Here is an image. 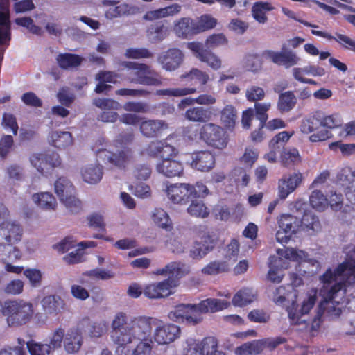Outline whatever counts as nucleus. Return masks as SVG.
Instances as JSON below:
<instances>
[{
	"label": "nucleus",
	"instance_id": "nucleus-42",
	"mask_svg": "<svg viewBox=\"0 0 355 355\" xmlns=\"http://www.w3.org/2000/svg\"><path fill=\"white\" fill-rule=\"evenodd\" d=\"M273 9L274 7L268 2H257L252 8V16L259 23L265 24L268 19L266 13Z\"/></svg>",
	"mask_w": 355,
	"mask_h": 355
},
{
	"label": "nucleus",
	"instance_id": "nucleus-55",
	"mask_svg": "<svg viewBox=\"0 0 355 355\" xmlns=\"http://www.w3.org/2000/svg\"><path fill=\"white\" fill-rule=\"evenodd\" d=\"M41 23L44 26L45 30L49 34L55 36L62 35L63 31L62 26L53 17L44 16Z\"/></svg>",
	"mask_w": 355,
	"mask_h": 355
},
{
	"label": "nucleus",
	"instance_id": "nucleus-2",
	"mask_svg": "<svg viewBox=\"0 0 355 355\" xmlns=\"http://www.w3.org/2000/svg\"><path fill=\"white\" fill-rule=\"evenodd\" d=\"M313 233L320 230L318 219L309 214H305L302 220L291 214H282L278 218V230L276 232V240L280 243H287L292 236L296 234L301 225Z\"/></svg>",
	"mask_w": 355,
	"mask_h": 355
},
{
	"label": "nucleus",
	"instance_id": "nucleus-44",
	"mask_svg": "<svg viewBox=\"0 0 355 355\" xmlns=\"http://www.w3.org/2000/svg\"><path fill=\"white\" fill-rule=\"evenodd\" d=\"M217 19L211 15L205 14L194 22L196 33L214 28L217 25Z\"/></svg>",
	"mask_w": 355,
	"mask_h": 355
},
{
	"label": "nucleus",
	"instance_id": "nucleus-12",
	"mask_svg": "<svg viewBox=\"0 0 355 355\" xmlns=\"http://www.w3.org/2000/svg\"><path fill=\"white\" fill-rule=\"evenodd\" d=\"M155 322L150 327V338L157 345H167L178 339L181 334L180 327L174 324H164L156 318H150Z\"/></svg>",
	"mask_w": 355,
	"mask_h": 355
},
{
	"label": "nucleus",
	"instance_id": "nucleus-36",
	"mask_svg": "<svg viewBox=\"0 0 355 355\" xmlns=\"http://www.w3.org/2000/svg\"><path fill=\"white\" fill-rule=\"evenodd\" d=\"M201 311L203 313H214L227 309L230 302L221 299L208 298L200 302Z\"/></svg>",
	"mask_w": 355,
	"mask_h": 355
},
{
	"label": "nucleus",
	"instance_id": "nucleus-41",
	"mask_svg": "<svg viewBox=\"0 0 355 355\" xmlns=\"http://www.w3.org/2000/svg\"><path fill=\"white\" fill-rule=\"evenodd\" d=\"M96 79L98 81V83L95 88V92L100 94L107 91L110 88L107 83H116L117 76L110 71H104L98 73Z\"/></svg>",
	"mask_w": 355,
	"mask_h": 355
},
{
	"label": "nucleus",
	"instance_id": "nucleus-14",
	"mask_svg": "<svg viewBox=\"0 0 355 355\" xmlns=\"http://www.w3.org/2000/svg\"><path fill=\"white\" fill-rule=\"evenodd\" d=\"M176 279L168 278L159 282H153L144 287V295L149 299H161L173 294L178 287Z\"/></svg>",
	"mask_w": 355,
	"mask_h": 355
},
{
	"label": "nucleus",
	"instance_id": "nucleus-53",
	"mask_svg": "<svg viewBox=\"0 0 355 355\" xmlns=\"http://www.w3.org/2000/svg\"><path fill=\"white\" fill-rule=\"evenodd\" d=\"M86 220L89 227L105 231V217L102 212H93L87 216Z\"/></svg>",
	"mask_w": 355,
	"mask_h": 355
},
{
	"label": "nucleus",
	"instance_id": "nucleus-29",
	"mask_svg": "<svg viewBox=\"0 0 355 355\" xmlns=\"http://www.w3.org/2000/svg\"><path fill=\"white\" fill-rule=\"evenodd\" d=\"M156 169L159 173L168 178L180 176L183 172L181 162L173 159H164L157 163Z\"/></svg>",
	"mask_w": 355,
	"mask_h": 355
},
{
	"label": "nucleus",
	"instance_id": "nucleus-34",
	"mask_svg": "<svg viewBox=\"0 0 355 355\" xmlns=\"http://www.w3.org/2000/svg\"><path fill=\"white\" fill-rule=\"evenodd\" d=\"M151 219L157 227L170 231L173 228L172 220L168 214L162 208H155L151 212Z\"/></svg>",
	"mask_w": 355,
	"mask_h": 355
},
{
	"label": "nucleus",
	"instance_id": "nucleus-6",
	"mask_svg": "<svg viewBox=\"0 0 355 355\" xmlns=\"http://www.w3.org/2000/svg\"><path fill=\"white\" fill-rule=\"evenodd\" d=\"M304 41V39L295 37L288 40L282 45L280 51L271 50L265 51L263 53V57L271 60L273 63L283 66L286 69L291 68L298 64L301 60L300 57L294 51L288 49L287 46L293 49L297 48Z\"/></svg>",
	"mask_w": 355,
	"mask_h": 355
},
{
	"label": "nucleus",
	"instance_id": "nucleus-9",
	"mask_svg": "<svg viewBox=\"0 0 355 355\" xmlns=\"http://www.w3.org/2000/svg\"><path fill=\"white\" fill-rule=\"evenodd\" d=\"M54 192L60 202L71 212H78L81 208V202L76 197V188L66 178H58L53 184Z\"/></svg>",
	"mask_w": 355,
	"mask_h": 355
},
{
	"label": "nucleus",
	"instance_id": "nucleus-5",
	"mask_svg": "<svg viewBox=\"0 0 355 355\" xmlns=\"http://www.w3.org/2000/svg\"><path fill=\"white\" fill-rule=\"evenodd\" d=\"M3 314L10 327H17L28 323L34 315L31 302L23 300H10L4 302Z\"/></svg>",
	"mask_w": 355,
	"mask_h": 355
},
{
	"label": "nucleus",
	"instance_id": "nucleus-26",
	"mask_svg": "<svg viewBox=\"0 0 355 355\" xmlns=\"http://www.w3.org/2000/svg\"><path fill=\"white\" fill-rule=\"evenodd\" d=\"M189 272V268L187 265L182 262H171L164 268L157 270L154 273L164 276H168V278L174 279L178 281L184 277Z\"/></svg>",
	"mask_w": 355,
	"mask_h": 355
},
{
	"label": "nucleus",
	"instance_id": "nucleus-31",
	"mask_svg": "<svg viewBox=\"0 0 355 355\" xmlns=\"http://www.w3.org/2000/svg\"><path fill=\"white\" fill-rule=\"evenodd\" d=\"M33 202L44 210H55L58 202L54 196L47 191L35 193L32 196Z\"/></svg>",
	"mask_w": 355,
	"mask_h": 355
},
{
	"label": "nucleus",
	"instance_id": "nucleus-11",
	"mask_svg": "<svg viewBox=\"0 0 355 355\" xmlns=\"http://www.w3.org/2000/svg\"><path fill=\"white\" fill-rule=\"evenodd\" d=\"M322 116V111H315L305 118H304L300 125V130L302 133L309 135V140L311 142L324 141L329 139L331 136V132L325 129L320 128V118Z\"/></svg>",
	"mask_w": 355,
	"mask_h": 355
},
{
	"label": "nucleus",
	"instance_id": "nucleus-63",
	"mask_svg": "<svg viewBox=\"0 0 355 355\" xmlns=\"http://www.w3.org/2000/svg\"><path fill=\"white\" fill-rule=\"evenodd\" d=\"M2 127L6 130L16 135L18 131V125L16 117L10 113H4L2 116Z\"/></svg>",
	"mask_w": 355,
	"mask_h": 355
},
{
	"label": "nucleus",
	"instance_id": "nucleus-52",
	"mask_svg": "<svg viewBox=\"0 0 355 355\" xmlns=\"http://www.w3.org/2000/svg\"><path fill=\"white\" fill-rule=\"evenodd\" d=\"M272 104L270 102L256 103L254 104V111L256 113L257 119L260 121V127L263 128L268 119L267 112L270 109Z\"/></svg>",
	"mask_w": 355,
	"mask_h": 355
},
{
	"label": "nucleus",
	"instance_id": "nucleus-33",
	"mask_svg": "<svg viewBox=\"0 0 355 355\" xmlns=\"http://www.w3.org/2000/svg\"><path fill=\"white\" fill-rule=\"evenodd\" d=\"M42 305L44 311L49 315H57L64 308L63 300L54 295L44 297L42 300Z\"/></svg>",
	"mask_w": 355,
	"mask_h": 355
},
{
	"label": "nucleus",
	"instance_id": "nucleus-1",
	"mask_svg": "<svg viewBox=\"0 0 355 355\" xmlns=\"http://www.w3.org/2000/svg\"><path fill=\"white\" fill-rule=\"evenodd\" d=\"M154 322L150 317L129 320L127 313H116L110 323V338L116 346L115 355H151L150 327Z\"/></svg>",
	"mask_w": 355,
	"mask_h": 355
},
{
	"label": "nucleus",
	"instance_id": "nucleus-61",
	"mask_svg": "<svg viewBox=\"0 0 355 355\" xmlns=\"http://www.w3.org/2000/svg\"><path fill=\"white\" fill-rule=\"evenodd\" d=\"M66 333L64 329L57 328L49 336V344H48L53 351L61 347L62 341L65 337Z\"/></svg>",
	"mask_w": 355,
	"mask_h": 355
},
{
	"label": "nucleus",
	"instance_id": "nucleus-54",
	"mask_svg": "<svg viewBox=\"0 0 355 355\" xmlns=\"http://www.w3.org/2000/svg\"><path fill=\"white\" fill-rule=\"evenodd\" d=\"M230 264L227 261H212L202 269L205 275H216L228 270Z\"/></svg>",
	"mask_w": 355,
	"mask_h": 355
},
{
	"label": "nucleus",
	"instance_id": "nucleus-49",
	"mask_svg": "<svg viewBox=\"0 0 355 355\" xmlns=\"http://www.w3.org/2000/svg\"><path fill=\"white\" fill-rule=\"evenodd\" d=\"M168 35V30L163 24L153 25L147 31V36L153 42H160Z\"/></svg>",
	"mask_w": 355,
	"mask_h": 355
},
{
	"label": "nucleus",
	"instance_id": "nucleus-7",
	"mask_svg": "<svg viewBox=\"0 0 355 355\" xmlns=\"http://www.w3.org/2000/svg\"><path fill=\"white\" fill-rule=\"evenodd\" d=\"M94 150L98 159L119 167L125 166L132 157V151L119 141L105 148L96 146Z\"/></svg>",
	"mask_w": 355,
	"mask_h": 355
},
{
	"label": "nucleus",
	"instance_id": "nucleus-24",
	"mask_svg": "<svg viewBox=\"0 0 355 355\" xmlns=\"http://www.w3.org/2000/svg\"><path fill=\"white\" fill-rule=\"evenodd\" d=\"M22 227L14 221H6L0 224V236L8 244H16L21 240Z\"/></svg>",
	"mask_w": 355,
	"mask_h": 355
},
{
	"label": "nucleus",
	"instance_id": "nucleus-28",
	"mask_svg": "<svg viewBox=\"0 0 355 355\" xmlns=\"http://www.w3.org/2000/svg\"><path fill=\"white\" fill-rule=\"evenodd\" d=\"M47 141L51 146L59 149H64L71 146L73 142L71 132L60 130L49 132Z\"/></svg>",
	"mask_w": 355,
	"mask_h": 355
},
{
	"label": "nucleus",
	"instance_id": "nucleus-13",
	"mask_svg": "<svg viewBox=\"0 0 355 355\" xmlns=\"http://www.w3.org/2000/svg\"><path fill=\"white\" fill-rule=\"evenodd\" d=\"M200 136L208 145L218 149L225 148L227 144L223 128L213 123L202 125L200 130Z\"/></svg>",
	"mask_w": 355,
	"mask_h": 355
},
{
	"label": "nucleus",
	"instance_id": "nucleus-51",
	"mask_svg": "<svg viewBox=\"0 0 355 355\" xmlns=\"http://www.w3.org/2000/svg\"><path fill=\"white\" fill-rule=\"evenodd\" d=\"M31 165L39 173L43 174L47 170V155L43 153H33L29 157Z\"/></svg>",
	"mask_w": 355,
	"mask_h": 355
},
{
	"label": "nucleus",
	"instance_id": "nucleus-3",
	"mask_svg": "<svg viewBox=\"0 0 355 355\" xmlns=\"http://www.w3.org/2000/svg\"><path fill=\"white\" fill-rule=\"evenodd\" d=\"M278 257L271 256L269 261V270L267 275L268 280L273 283H279L284 277L282 270L288 268V261L301 264L306 262L308 254L306 252L293 248L278 249Z\"/></svg>",
	"mask_w": 355,
	"mask_h": 355
},
{
	"label": "nucleus",
	"instance_id": "nucleus-8",
	"mask_svg": "<svg viewBox=\"0 0 355 355\" xmlns=\"http://www.w3.org/2000/svg\"><path fill=\"white\" fill-rule=\"evenodd\" d=\"M121 66L131 70L128 73V79L132 83L152 86H160L162 84L161 76L146 64L123 62Z\"/></svg>",
	"mask_w": 355,
	"mask_h": 355
},
{
	"label": "nucleus",
	"instance_id": "nucleus-35",
	"mask_svg": "<svg viewBox=\"0 0 355 355\" xmlns=\"http://www.w3.org/2000/svg\"><path fill=\"white\" fill-rule=\"evenodd\" d=\"M214 248L213 241L205 238L201 241H196L190 250V256L195 259H201Z\"/></svg>",
	"mask_w": 355,
	"mask_h": 355
},
{
	"label": "nucleus",
	"instance_id": "nucleus-59",
	"mask_svg": "<svg viewBox=\"0 0 355 355\" xmlns=\"http://www.w3.org/2000/svg\"><path fill=\"white\" fill-rule=\"evenodd\" d=\"M27 347L31 355H49L53 352L48 344L34 341L28 342Z\"/></svg>",
	"mask_w": 355,
	"mask_h": 355
},
{
	"label": "nucleus",
	"instance_id": "nucleus-46",
	"mask_svg": "<svg viewBox=\"0 0 355 355\" xmlns=\"http://www.w3.org/2000/svg\"><path fill=\"white\" fill-rule=\"evenodd\" d=\"M320 119V127L322 128L334 129L339 127L343 123V119L340 114L334 112L331 114H325L322 112Z\"/></svg>",
	"mask_w": 355,
	"mask_h": 355
},
{
	"label": "nucleus",
	"instance_id": "nucleus-15",
	"mask_svg": "<svg viewBox=\"0 0 355 355\" xmlns=\"http://www.w3.org/2000/svg\"><path fill=\"white\" fill-rule=\"evenodd\" d=\"M195 58L201 62L205 63L211 69L217 71L221 69L223 62L221 58L215 53L204 49L202 43L191 42L187 44Z\"/></svg>",
	"mask_w": 355,
	"mask_h": 355
},
{
	"label": "nucleus",
	"instance_id": "nucleus-18",
	"mask_svg": "<svg viewBox=\"0 0 355 355\" xmlns=\"http://www.w3.org/2000/svg\"><path fill=\"white\" fill-rule=\"evenodd\" d=\"M302 180L303 175L300 172L284 175L278 181V197L281 200H285L300 186Z\"/></svg>",
	"mask_w": 355,
	"mask_h": 355
},
{
	"label": "nucleus",
	"instance_id": "nucleus-48",
	"mask_svg": "<svg viewBox=\"0 0 355 355\" xmlns=\"http://www.w3.org/2000/svg\"><path fill=\"white\" fill-rule=\"evenodd\" d=\"M187 78L189 81L200 85H205L209 80V74L196 68L192 69L188 73L180 76V79Z\"/></svg>",
	"mask_w": 355,
	"mask_h": 355
},
{
	"label": "nucleus",
	"instance_id": "nucleus-64",
	"mask_svg": "<svg viewBox=\"0 0 355 355\" xmlns=\"http://www.w3.org/2000/svg\"><path fill=\"white\" fill-rule=\"evenodd\" d=\"M227 44V39L223 33L211 35L205 40V44L209 49H216Z\"/></svg>",
	"mask_w": 355,
	"mask_h": 355
},
{
	"label": "nucleus",
	"instance_id": "nucleus-40",
	"mask_svg": "<svg viewBox=\"0 0 355 355\" xmlns=\"http://www.w3.org/2000/svg\"><path fill=\"white\" fill-rule=\"evenodd\" d=\"M296 103L297 98L293 92L291 91L285 92L279 96L277 109L282 113L288 112L294 108Z\"/></svg>",
	"mask_w": 355,
	"mask_h": 355
},
{
	"label": "nucleus",
	"instance_id": "nucleus-37",
	"mask_svg": "<svg viewBox=\"0 0 355 355\" xmlns=\"http://www.w3.org/2000/svg\"><path fill=\"white\" fill-rule=\"evenodd\" d=\"M167 128V124L162 121L148 120L140 125L141 133L146 137H153Z\"/></svg>",
	"mask_w": 355,
	"mask_h": 355
},
{
	"label": "nucleus",
	"instance_id": "nucleus-20",
	"mask_svg": "<svg viewBox=\"0 0 355 355\" xmlns=\"http://www.w3.org/2000/svg\"><path fill=\"white\" fill-rule=\"evenodd\" d=\"M94 105L102 110L98 115L99 121L105 123H114L118 119V114L114 110H118L120 105L118 102L108 98H96L93 101Z\"/></svg>",
	"mask_w": 355,
	"mask_h": 355
},
{
	"label": "nucleus",
	"instance_id": "nucleus-25",
	"mask_svg": "<svg viewBox=\"0 0 355 355\" xmlns=\"http://www.w3.org/2000/svg\"><path fill=\"white\" fill-rule=\"evenodd\" d=\"M83 343L82 331L74 327L69 329L64 339V349L67 354H74L78 353Z\"/></svg>",
	"mask_w": 355,
	"mask_h": 355
},
{
	"label": "nucleus",
	"instance_id": "nucleus-16",
	"mask_svg": "<svg viewBox=\"0 0 355 355\" xmlns=\"http://www.w3.org/2000/svg\"><path fill=\"white\" fill-rule=\"evenodd\" d=\"M217 347V340L214 337H207L201 340L190 338L186 340L183 355H209Z\"/></svg>",
	"mask_w": 355,
	"mask_h": 355
},
{
	"label": "nucleus",
	"instance_id": "nucleus-21",
	"mask_svg": "<svg viewBox=\"0 0 355 355\" xmlns=\"http://www.w3.org/2000/svg\"><path fill=\"white\" fill-rule=\"evenodd\" d=\"M184 58V55L181 50L173 48L162 53L158 58V62L164 70L173 71L179 68Z\"/></svg>",
	"mask_w": 355,
	"mask_h": 355
},
{
	"label": "nucleus",
	"instance_id": "nucleus-4",
	"mask_svg": "<svg viewBox=\"0 0 355 355\" xmlns=\"http://www.w3.org/2000/svg\"><path fill=\"white\" fill-rule=\"evenodd\" d=\"M164 191L172 202L180 205H186L191 199L205 198L209 194L207 186L200 182L171 184L166 186Z\"/></svg>",
	"mask_w": 355,
	"mask_h": 355
},
{
	"label": "nucleus",
	"instance_id": "nucleus-45",
	"mask_svg": "<svg viewBox=\"0 0 355 355\" xmlns=\"http://www.w3.org/2000/svg\"><path fill=\"white\" fill-rule=\"evenodd\" d=\"M309 202L314 209L319 211L325 210L329 206L328 199L319 190L312 191L309 196Z\"/></svg>",
	"mask_w": 355,
	"mask_h": 355
},
{
	"label": "nucleus",
	"instance_id": "nucleus-22",
	"mask_svg": "<svg viewBox=\"0 0 355 355\" xmlns=\"http://www.w3.org/2000/svg\"><path fill=\"white\" fill-rule=\"evenodd\" d=\"M102 6L105 12V16L107 19H114L125 15L133 14L137 8L128 3L118 4V2L113 0H103Z\"/></svg>",
	"mask_w": 355,
	"mask_h": 355
},
{
	"label": "nucleus",
	"instance_id": "nucleus-50",
	"mask_svg": "<svg viewBox=\"0 0 355 355\" xmlns=\"http://www.w3.org/2000/svg\"><path fill=\"white\" fill-rule=\"evenodd\" d=\"M82 60L83 59L80 56L71 53L60 54L57 58L58 64L64 69L77 67Z\"/></svg>",
	"mask_w": 355,
	"mask_h": 355
},
{
	"label": "nucleus",
	"instance_id": "nucleus-39",
	"mask_svg": "<svg viewBox=\"0 0 355 355\" xmlns=\"http://www.w3.org/2000/svg\"><path fill=\"white\" fill-rule=\"evenodd\" d=\"M220 119L225 128H233L237 119V110L235 107L232 105H226L220 111Z\"/></svg>",
	"mask_w": 355,
	"mask_h": 355
},
{
	"label": "nucleus",
	"instance_id": "nucleus-57",
	"mask_svg": "<svg viewBox=\"0 0 355 355\" xmlns=\"http://www.w3.org/2000/svg\"><path fill=\"white\" fill-rule=\"evenodd\" d=\"M244 67L250 71L257 72L259 71L262 66L261 58L255 54H249L244 57L243 60Z\"/></svg>",
	"mask_w": 355,
	"mask_h": 355
},
{
	"label": "nucleus",
	"instance_id": "nucleus-62",
	"mask_svg": "<svg viewBox=\"0 0 355 355\" xmlns=\"http://www.w3.org/2000/svg\"><path fill=\"white\" fill-rule=\"evenodd\" d=\"M259 157L257 149L248 147L245 148L243 156L241 157V162L248 168H251L255 163Z\"/></svg>",
	"mask_w": 355,
	"mask_h": 355
},
{
	"label": "nucleus",
	"instance_id": "nucleus-32",
	"mask_svg": "<svg viewBox=\"0 0 355 355\" xmlns=\"http://www.w3.org/2000/svg\"><path fill=\"white\" fill-rule=\"evenodd\" d=\"M174 33L180 37H187L189 35L196 34L194 21L189 17H182L174 22Z\"/></svg>",
	"mask_w": 355,
	"mask_h": 355
},
{
	"label": "nucleus",
	"instance_id": "nucleus-38",
	"mask_svg": "<svg viewBox=\"0 0 355 355\" xmlns=\"http://www.w3.org/2000/svg\"><path fill=\"white\" fill-rule=\"evenodd\" d=\"M256 293L250 288H243L239 291L232 298V304L235 306L243 307L256 300Z\"/></svg>",
	"mask_w": 355,
	"mask_h": 355
},
{
	"label": "nucleus",
	"instance_id": "nucleus-58",
	"mask_svg": "<svg viewBox=\"0 0 355 355\" xmlns=\"http://www.w3.org/2000/svg\"><path fill=\"white\" fill-rule=\"evenodd\" d=\"M245 98L250 102L257 103L264 98L266 92L264 89L257 85H251L245 90Z\"/></svg>",
	"mask_w": 355,
	"mask_h": 355
},
{
	"label": "nucleus",
	"instance_id": "nucleus-56",
	"mask_svg": "<svg viewBox=\"0 0 355 355\" xmlns=\"http://www.w3.org/2000/svg\"><path fill=\"white\" fill-rule=\"evenodd\" d=\"M24 277L28 280L29 284L33 288L40 286L42 272L37 268H26L24 270Z\"/></svg>",
	"mask_w": 355,
	"mask_h": 355
},
{
	"label": "nucleus",
	"instance_id": "nucleus-60",
	"mask_svg": "<svg viewBox=\"0 0 355 355\" xmlns=\"http://www.w3.org/2000/svg\"><path fill=\"white\" fill-rule=\"evenodd\" d=\"M196 92V89L192 87L184 88H173L159 89L156 92L157 95L168 96H183L188 94H191Z\"/></svg>",
	"mask_w": 355,
	"mask_h": 355
},
{
	"label": "nucleus",
	"instance_id": "nucleus-23",
	"mask_svg": "<svg viewBox=\"0 0 355 355\" xmlns=\"http://www.w3.org/2000/svg\"><path fill=\"white\" fill-rule=\"evenodd\" d=\"M282 339H266L246 343L236 349L237 355H249L259 353L265 347L275 348L282 343Z\"/></svg>",
	"mask_w": 355,
	"mask_h": 355
},
{
	"label": "nucleus",
	"instance_id": "nucleus-30",
	"mask_svg": "<svg viewBox=\"0 0 355 355\" xmlns=\"http://www.w3.org/2000/svg\"><path fill=\"white\" fill-rule=\"evenodd\" d=\"M81 176L85 182L96 184L102 178V166L97 163L88 164L81 168Z\"/></svg>",
	"mask_w": 355,
	"mask_h": 355
},
{
	"label": "nucleus",
	"instance_id": "nucleus-17",
	"mask_svg": "<svg viewBox=\"0 0 355 355\" xmlns=\"http://www.w3.org/2000/svg\"><path fill=\"white\" fill-rule=\"evenodd\" d=\"M337 185L344 191L347 200L355 204V171L349 167L343 168L338 175Z\"/></svg>",
	"mask_w": 355,
	"mask_h": 355
},
{
	"label": "nucleus",
	"instance_id": "nucleus-10",
	"mask_svg": "<svg viewBox=\"0 0 355 355\" xmlns=\"http://www.w3.org/2000/svg\"><path fill=\"white\" fill-rule=\"evenodd\" d=\"M168 318L175 322L196 325L202 320L200 304H180L168 313Z\"/></svg>",
	"mask_w": 355,
	"mask_h": 355
},
{
	"label": "nucleus",
	"instance_id": "nucleus-19",
	"mask_svg": "<svg viewBox=\"0 0 355 355\" xmlns=\"http://www.w3.org/2000/svg\"><path fill=\"white\" fill-rule=\"evenodd\" d=\"M10 40V1L0 0V45L8 46Z\"/></svg>",
	"mask_w": 355,
	"mask_h": 355
},
{
	"label": "nucleus",
	"instance_id": "nucleus-43",
	"mask_svg": "<svg viewBox=\"0 0 355 355\" xmlns=\"http://www.w3.org/2000/svg\"><path fill=\"white\" fill-rule=\"evenodd\" d=\"M190 200L191 204L187 208V212L191 216L202 218L209 216L210 210L202 200L193 199Z\"/></svg>",
	"mask_w": 355,
	"mask_h": 355
},
{
	"label": "nucleus",
	"instance_id": "nucleus-47",
	"mask_svg": "<svg viewBox=\"0 0 355 355\" xmlns=\"http://www.w3.org/2000/svg\"><path fill=\"white\" fill-rule=\"evenodd\" d=\"M185 117L195 122H205L210 119L208 110L202 107H193L187 110Z\"/></svg>",
	"mask_w": 355,
	"mask_h": 355
},
{
	"label": "nucleus",
	"instance_id": "nucleus-27",
	"mask_svg": "<svg viewBox=\"0 0 355 355\" xmlns=\"http://www.w3.org/2000/svg\"><path fill=\"white\" fill-rule=\"evenodd\" d=\"M190 165L200 171H209L215 164L214 155L209 151H200L192 154Z\"/></svg>",
	"mask_w": 355,
	"mask_h": 355
}]
</instances>
